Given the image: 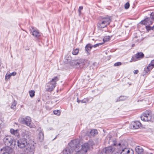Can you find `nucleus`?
Masks as SVG:
<instances>
[{
  "instance_id": "obj_1",
  "label": "nucleus",
  "mask_w": 154,
  "mask_h": 154,
  "mask_svg": "<svg viewBox=\"0 0 154 154\" xmlns=\"http://www.w3.org/2000/svg\"><path fill=\"white\" fill-rule=\"evenodd\" d=\"M111 21L110 17H101L99 19L97 23V27L99 29L106 27L109 25Z\"/></svg>"
},
{
  "instance_id": "obj_2",
  "label": "nucleus",
  "mask_w": 154,
  "mask_h": 154,
  "mask_svg": "<svg viewBox=\"0 0 154 154\" xmlns=\"http://www.w3.org/2000/svg\"><path fill=\"white\" fill-rule=\"evenodd\" d=\"M59 80L57 76L54 77L47 84L46 90L49 92L53 91L56 86V82Z\"/></svg>"
},
{
  "instance_id": "obj_3",
  "label": "nucleus",
  "mask_w": 154,
  "mask_h": 154,
  "mask_svg": "<svg viewBox=\"0 0 154 154\" xmlns=\"http://www.w3.org/2000/svg\"><path fill=\"white\" fill-rule=\"evenodd\" d=\"M3 141L7 147H10V146H15L16 145V141H14V138L10 136H7L3 139Z\"/></svg>"
},
{
  "instance_id": "obj_4",
  "label": "nucleus",
  "mask_w": 154,
  "mask_h": 154,
  "mask_svg": "<svg viewBox=\"0 0 154 154\" xmlns=\"http://www.w3.org/2000/svg\"><path fill=\"white\" fill-rule=\"evenodd\" d=\"M152 112L151 110H146L141 116V119L143 121H150L152 118Z\"/></svg>"
},
{
  "instance_id": "obj_5",
  "label": "nucleus",
  "mask_w": 154,
  "mask_h": 154,
  "mask_svg": "<svg viewBox=\"0 0 154 154\" xmlns=\"http://www.w3.org/2000/svg\"><path fill=\"white\" fill-rule=\"evenodd\" d=\"M69 147L75 150V151H79L80 148V144L78 140H72L69 143Z\"/></svg>"
},
{
  "instance_id": "obj_6",
  "label": "nucleus",
  "mask_w": 154,
  "mask_h": 154,
  "mask_svg": "<svg viewBox=\"0 0 154 154\" xmlns=\"http://www.w3.org/2000/svg\"><path fill=\"white\" fill-rule=\"evenodd\" d=\"M17 143L18 147L21 149L26 148L28 145L27 139L24 138L18 140Z\"/></svg>"
},
{
  "instance_id": "obj_7",
  "label": "nucleus",
  "mask_w": 154,
  "mask_h": 154,
  "mask_svg": "<svg viewBox=\"0 0 154 154\" xmlns=\"http://www.w3.org/2000/svg\"><path fill=\"white\" fill-rule=\"evenodd\" d=\"M20 122L23 124L29 126L30 128H33L32 126L31 125V120L29 116H27L24 118H22L20 119Z\"/></svg>"
},
{
  "instance_id": "obj_8",
  "label": "nucleus",
  "mask_w": 154,
  "mask_h": 154,
  "mask_svg": "<svg viewBox=\"0 0 154 154\" xmlns=\"http://www.w3.org/2000/svg\"><path fill=\"white\" fill-rule=\"evenodd\" d=\"M82 132L84 133L83 134L84 136L87 135L90 137L97 134V131L96 130H91L90 131L83 130Z\"/></svg>"
},
{
  "instance_id": "obj_9",
  "label": "nucleus",
  "mask_w": 154,
  "mask_h": 154,
  "mask_svg": "<svg viewBox=\"0 0 154 154\" xmlns=\"http://www.w3.org/2000/svg\"><path fill=\"white\" fill-rule=\"evenodd\" d=\"M144 57V55L143 53L138 52L132 57L131 60L132 61H135L143 58Z\"/></svg>"
},
{
  "instance_id": "obj_10",
  "label": "nucleus",
  "mask_w": 154,
  "mask_h": 154,
  "mask_svg": "<svg viewBox=\"0 0 154 154\" xmlns=\"http://www.w3.org/2000/svg\"><path fill=\"white\" fill-rule=\"evenodd\" d=\"M81 148L79 151L83 154L85 153L88 149L89 146L88 143H85L81 146Z\"/></svg>"
},
{
  "instance_id": "obj_11",
  "label": "nucleus",
  "mask_w": 154,
  "mask_h": 154,
  "mask_svg": "<svg viewBox=\"0 0 154 154\" xmlns=\"http://www.w3.org/2000/svg\"><path fill=\"white\" fill-rule=\"evenodd\" d=\"M32 35L36 38H39L42 35V33L37 29H35L33 28L31 30Z\"/></svg>"
},
{
  "instance_id": "obj_12",
  "label": "nucleus",
  "mask_w": 154,
  "mask_h": 154,
  "mask_svg": "<svg viewBox=\"0 0 154 154\" xmlns=\"http://www.w3.org/2000/svg\"><path fill=\"white\" fill-rule=\"evenodd\" d=\"M152 19L150 17H146L143 20L141 21L140 23L143 25H150L152 24L153 22L152 21Z\"/></svg>"
},
{
  "instance_id": "obj_13",
  "label": "nucleus",
  "mask_w": 154,
  "mask_h": 154,
  "mask_svg": "<svg viewBox=\"0 0 154 154\" xmlns=\"http://www.w3.org/2000/svg\"><path fill=\"white\" fill-rule=\"evenodd\" d=\"M115 149V148L112 146L105 147L103 150V152L105 154L112 153L113 151Z\"/></svg>"
},
{
  "instance_id": "obj_14",
  "label": "nucleus",
  "mask_w": 154,
  "mask_h": 154,
  "mask_svg": "<svg viewBox=\"0 0 154 154\" xmlns=\"http://www.w3.org/2000/svg\"><path fill=\"white\" fill-rule=\"evenodd\" d=\"M35 146L34 145L31 144H28L27 146L25 148L27 151V152H32V154H33L35 151Z\"/></svg>"
},
{
  "instance_id": "obj_15",
  "label": "nucleus",
  "mask_w": 154,
  "mask_h": 154,
  "mask_svg": "<svg viewBox=\"0 0 154 154\" xmlns=\"http://www.w3.org/2000/svg\"><path fill=\"white\" fill-rule=\"evenodd\" d=\"M85 61L83 59H80L79 60H77L76 66H79L80 68H82L85 64Z\"/></svg>"
},
{
  "instance_id": "obj_16",
  "label": "nucleus",
  "mask_w": 154,
  "mask_h": 154,
  "mask_svg": "<svg viewBox=\"0 0 154 154\" xmlns=\"http://www.w3.org/2000/svg\"><path fill=\"white\" fill-rule=\"evenodd\" d=\"M141 125V124L140 122L136 121L132 122L131 126L133 129H137L140 128Z\"/></svg>"
},
{
  "instance_id": "obj_17",
  "label": "nucleus",
  "mask_w": 154,
  "mask_h": 154,
  "mask_svg": "<svg viewBox=\"0 0 154 154\" xmlns=\"http://www.w3.org/2000/svg\"><path fill=\"white\" fill-rule=\"evenodd\" d=\"M67 63H69L71 66H74L75 65L76 66V62L77 60H71V57L70 56L68 57V58L66 59Z\"/></svg>"
},
{
  "instance_id": "obj_18",
  "label": "nucleus",
  "mask_w": 154,
  "mask_h": 154,
  "mask_svg": "<svg viewBox=\"0 0 154 154\" xmlns=\"http://www.w3.org/2000/svg\"><path fill=\"white\" fill-rule=\"evenodd\" d=\"M152 69L149 65L146 67L144 69V71L143 72V76H144L145 75L149 74L150 73V71Z\"/></svg>"
},
{
  "instance_id": "obj_19",
  "label": "nucleus",
  "mask_w": 154,
  "mask_h": 154,
  "mask_svg": "<svg viewBox=\"0 0 154 154\" xmlns=\"http://www.w3.org/2000/svg\"><path fill=\"white\" fill-rule=\"evenodd\" d=\"M73 152L72 149L70 147H66L63 152V154H71Z\"/></svg>"
},
{
  "instance_id": "obj_20",
  "label": "nucleus",
  "mask_w": 154,
  "mask_h": 154,
  "mask_svg": "<svg viewBox=\"0 0 154 154\" xmlns=\"http://www.w3.org/2000/svg\"><path fill=\"white\" fill-rule=\"evenodd\" d=\"M19 130H14V129L11 128L10 130V133L18 137H20V134L18 133Z\"/></svg>"
},
{
  "instance_id": "obj_21",
  "label": "nucleus",
  "mask_w": 154,
  "mask_h": 154,
  "mask_svg": "<svg viewBox=\"0 0 154 154\" xmlns=\"http://www.w3.org/2000/svg\"><path fill=\"white\" fill-rule=\"evenodd\" d=\"M136 152L138 154H143V152L144 150L141 146H137L135 148Z\"/></svg>"
},
{
  "instance_id": "obj_22",
  "label": "nucleus",
  "mask_w": 154,
  "mask_h": 154,
  "mask_svg": "<svg viewBox=\"0 0 154 154\" xmlns=\"http://www.w3.org/2000/svg\"><path fill=\"white\" fill-rule=\"evenodd\" d=\"M92 48V45L91 44H87L85 47L86 51L88 53H89V52L90 51Z\"/></svg>"
},
{
  "instance_id": "obj_23",
  "label": "nucleus",
  "mask_w": 154,
  "mask_h": 154,
  "mask_svg": "<svg viewBox=\"0 0 154 154\" xmlns=\"http://www.w3.org/2000/svg\"><path fill=\"white\" fill-rule=\"evenodd\" d=\"M6 152H4L2 154H10L12 151V149L11 147H8L6 148Z\"/></svg>"
},
{
  "instance_id": "obj_24",
  "label": "nucleus",
  "mask_w": 154,
  "mask_h": 154,
  "mask_svg": "<svg viewBox=\"0 0 154 154\" xmlns=\"http://www.w3.org/2000/svg\"><path fill=\"white\" fill-rule=\"evenodd\" d=\"M39 138L40 141L42 142L44 140V135L42 131L40 132L39 133Z\"/></svg>"
},
{
  "instance_id": "obj_25",
  "label": "nucleus",
  "mask_w": 154,
  "mask_h": 154,
  "mask_svg": "<svg viewBox=\"0 0 154 154\" xmlns=\"http://www.w3.org/2000/svg\"><path fill=\"white\" fill-rule=\"evenodd\" d=\"M17 103V102L15 100H14L12 103V105L11 106V108L13 109H16V105Z\"/></svg>"
},
{
  "instance_id": "obj_26",
  "label": "nucleus",
  "mask_w": 154,
  "mask_h": 154,
  "mask_svg": "<svg viewBox=\"0 0 154 154\" xmlns=\"http://www.w3.org/2000/svg\"><path fill=\"white\" fill-rule=\"evenodd\" d=\"M129 149L128 148H124L122 150L121 152V154H127L128 151H129Z\"/></svg>"
},
{
  "instance_id": "obj_27",
  "label": "nucleus",
  "mask_w": 154,
  "mask_h": 154,
  "mask_svg": "<svg viewBox=\"0 0 154 154\" xmlns=\"http://www.w3.org/2000/svg\"><path fill=\"white\" fill-rule=\"evenodd\" d=\"M126 99V97L124 96H121L118 99H117L116 102L120 101H122L125 100Z\"/></svg>"
},
{
  "instance_id": "obj_28",
  "label": "nucleus",
  "mask_w": 154,
  "mask_h": 154,
  "mask_svg": "<svg viewBox=\"0 0 154 154\" xmlns=\"http://www.w3.org/2000/svg\"><path fill=\"white\" fill-rule=\"evenodd\" d=\"M127 145V143L126 141H124V142H122V149L127 148L126 147Z\"/></svg>"
},
{
  "instance_id": "obj_29",
  "label": "nucleus",
  "mask_w": 154,
  "mask_h": 154,
  "mask_svg": "<svg viewBox=\"0 0 154 154\" xmlns=\"http://www.w3.org/2000/svg\"><path fill=\"white\" fill-rule=\"evenodd\" d=\"M79 51V49L78 48L74 49L72 51V54L74 55H76L78 54Z\"/></svg>"
},
{
  "instance_id": "obj_30",
  "label": "nucleus",
  "mask_w": 154,
  "mask_h": 154,
  "mask_svg": "<svg viewBox=\"0 0 154 154\" xmlns=\"http://www.w3.org/2000/svg\"><path fill=\"white\" fill-rule=\"evenodd\" d=\"M29 94L30 97H33L35 95V92L34 91L31 90L29 91Z\"/></svg>"
},
{
  "instance_id": "obj_31",
  "label": "nucleus",
  "mask_w": 154,
  "mask_h": 154,
  "mask_svg": "<svg viewBox=\"0 0 154 154\" xmlns=\"http://www.w3.org/2000/svg\"><path fill=\"white\" fill-rule=\"evenodd\" d=\"M149 66L153 69L154 67V59L152 60L151 63L149 64Z\"/></svg>"
},
{
  "instance_id": "obj_32",
  "label": "nucleus",
  "mask_w": 154,
  "mask_h": 154,
  "mask_svg": "<svg viewBox=\"0 0 154 154\" xmlns=\"http://www.w3.org/2000/svg\"><path fill=\"white\" fill-rule=\"evenodd\" d=\"M54 114L57 116H59L60 115V112L58 110H55L53 111Z\"/></svg>"
},
{
  "instance_id": "obj_33",
  "label": "nucleus",
  "mask_w": 154,
  "mask_h": 154,
  "mask_svg": "<svg viewBox=\"0 0 154 154\" xmlns=\"http://www.w3.org/2000/svg\"><path fill=\"white\" fill-rule=\"evenodd\" d=\"M89 100L88 98H85L81 100V102L82 103H85L88 102Z\"/></svg>"
},
{
  "instance_id": "obj_34",
  "label": "nucleus",
  "mask_w": 154,
  "mask_h": 154,
  "mask_svg": "<svg viewBox=\"0 0 154 154\" xmlns=\"http://www.w3.org/2000/svg\"><path fill=\"white\" fill-rule=\"evenodd\" d=\"M111 154H121V152L119 151H118L115 149L113 151Z\"/></svg>"
},
{
  "instance_id": "obj_35",
  "label": "nucleus",
  "mask_w": 154,
  "mask_h": 154,
  "mask_svg": "<svg viewBox=\"0 0 154 154\" xmlns=\"http://www.w3.org/2000/svg\"><path fill=\"white\" fill-rule=\"evenodd\" d=\"M11 76L10 74H8L7 73L5 76V79H10Z\"/></svg>"
},
{
  "instance_id": "obj_36",
  "label": "nucleus",
  "mask_w": 154,
  "mask_h": 154,
  "mask_svg": "<svg viewBox=\"0 0 154 154\" xmlns=\"http://www.w3.org/2000/svg\"><path fill=\"white\" fill-rule=\"evenodd\" d=\"M130 7V4L128 2L126 3L125 5V9H128Z\"/></svg>"
},
{
  "instance_id": "obj_37",
  "label": "nucleus",
  "mask_w": 154,
  "mask_h": 154,
  "mask_svg": "<svg viewBox=\"0 0 154 154\" xmlns=\"http://www.w3.org/2000/svg\"><path fill=\"white\" fill-rule=\"evenodd\" d=\"M110 40V38L109 36H107L105 37L104 38L103 40L104 42L105 41H109Z\"/></svg>"
},
{
  "instance_id": "obj_38",
  "label": "nucleus",
  "mask_w": 154,
  "mask_h": 154,
  "mask_svg": "<svg viewBox=\"0 0 154 154\" xmlns=\"http://www.w3.org/2000/svg\"><path fill=\"white\" fill-rule=\"evenodd\" d=\"M150 16L152 20H154V12H152L150 14Z\"/></svg>"
},
{
  "instance_id": "obj_39",
  "label": "nucleus",
  "mask_w": 154,
  "mask_h": 154,
  "mask_svg": "<svg viewBox=\"0 0 154 154\" xmlns=\"http://www.w3.org/2000/svg\"><path fill=\"white\" fill-rule=\"evenodd\" d=\"M146 28L147 32H149L150 30H151L150 26L149 25L146 26Z\"/></svg>"
},
{
  "instance_id": "obj_40",
  "label": "nucleus",
  "mask_w": 154,
  "mask_h": 154,
  "mask_svg": "<svg viewBox=\"0 0 154 154\" xmlns=\"http://www.w3.org/2000/svg\"><path fill=\"white\" fill-rule=\"evenodd\" d=\"M102 44V43H99L97 44L94 45H92V47L96 48L98 46L101 45Z\"/></svg>"
},
{
  "instance_id": "obj_41",
  "label": "nucleus",
  "mask_w": 154,
  "mask_h": 154,
  "mask_svg": "<svg viewBox=\"0 0 154 154\" xmlns=\"http://www.w3.org/2000/svg\"><path fill=\"white\" fill-rule=\"evenodd\" d=\"M121 65L122 63L121 62H118L115 63L114 64V66H120Z\"/></svg>"
},
{
  "instance_id": "obj_42",
  "label": "nucleus",
  "mask_w": 154,
  "mask_h": 154,
  "mask_svg": "<svg viewBox=\"0 0 154 154\" xmlns=\"http://www.w3.org/2000/svg\"><path fill=\"white\" fill-rule=\"evenodd\" d=\"M83 7L82 6H80L78 9V11L79 12V14H80L81 13V11L83 9Z\"/></svg>"
},
{
  "instance_id": "obj_43",
  "label": "nucleus",
  "mask_w": 154,
  "mask_h": 154,
  "mask_svg": "<svg viewBox=\"0 0 154 154\" xmlns=\"http://www.w3.org/2000/svg\"><path fill=\"white\" fill-rule=\"evenodd\" d=\"M133 152L132 149H129V151H128L127 154H133Z\"/></svg>"
},
{
  "instance_id": "obj_44",
  "label": "nucleus",
  "mask_w": 154,
  "mask_h": 154,
  "mask_svg": "<svg viewBox=\"0 0 154 154\" xmlns=\"http://www.w3.org/2000/svg\"><path fill=\"white\" fill-rule=\"evenodd\" d=\"M16 74H17V73H16V72H13L12 73H10V74L11 76L12 75L13 76L15 75H16Z\"/></svg>"
},
{
  "instance_id": "obj_45",
  "label": "nucleus",
  "mask_w": 154,
  "mask_h": 154,
  "mask_svg": "<svg viewBox=\"0 0 154 154\" xmlns=\"http://www.w3.org/2000/svg\"><path fill=\"white\" fill-rule=\"evenodd\" d=\"M117 144L116 141V140H114L113 141V145L114 146H116Z\"/></svg>"
},
{
  "instance_id": "obj_46",
  "label": "nucleus",
  "mask_w": 154,
  "mask_h": 154,
  "mask_svg": "<svg viewBox=\"0 0 154 154\" xmlns=\"http://www.w3.org/2000/svg\"><path fill=\"white\" fill-rule=\"evenodd\" d=\"M139 71L138 70H135L134 71V73L135 74H137L138 73Z\"/></svg>"
},
{
  "instance_id": "obj_47",
  "label": "nucleus",
  "mask_w": 154,
  "mask_h": 154,
  "mask_svg": "<svg viewBox=\"0 0 154 154\" xmlns=\"http://www.w3.org/2000/svg\"><path fill=\"white\" fill-rule=\"evenodd\" d=\"M37 131L39 132H41V131H42V130H41V128L39 127V128L38 129H37Z\"/></svg>"
},
{
  "instance_id": "obj_48",
  "label": "nucleus",
  "mask_w": 154,
  "mask_h": 154,
  "mask_svg": "<svg viewBox=\"0 0 154 154\" xmlns=\"http://www.w3.org/2000/svg\"><path fill=\"white\" fill-rule=\"evenodd\" d=\"M78 152L75 154H83L81 152H80V151H79H79H77Z\"/></svg>"
},
{
  "instance_id": "obj_49",
  "label": "nucleus",
  "mask_w": 154,
  "mask_h": 154,
  "mask_svg": "<svg viewBox=\"0 0 154 154\" xmlns=\"http://www.w3.org/2000/svg\"><path fill=\"white\" fill-rule=\"evenodd\" d=\"M81 100H78V99L77 100V102L78 103H79L81 102Z\"/></svg>"
},
{
  "instance_id": "obj_50",
  "label": "nucleus",
  "mask_w": 154,
  "mask_h": 154,
  "mask_svg": "<svg viewBox=\"0 0 154 154\" xmlns=\"http://www.w3.org/2000/svg\"><path fill=\"white\" fill-rule=\"evenodd\" d=\"M150 28H151V30H153L154 29V27H153V26L152 27H151L150 26Z\"/></svg>"
},
{
  "instance_id": "obj_51",
  "label": "nucleus",
  "mask_w": 154,
  "mask_h": 154,
  "mask_svg": "<svg viewBox=\"0 0 154 154\" xmlns=\"http://www.w3.org/2000/svg\"><path fill=\"white\" fill-rule=\"evenodd\" d=\"M118 145L121 146V147L122 148V143H119L118 144Z\"/></svg>"
},
{
  "instance_id": "obj_52",
  "label": "nucleus",
  "mask_w": 154,
  "mask_h": 154,
  "mask_svg": "<svg viewBox=\"0 0 154 154\" xmlns=\"http://www.w3.org/2000/svg\"><path fill=\"white\" fill-rule=\"evenodd\" d=\"M134 45L133 44L132 45V47H134Z\"/></svg>"
},
{
  "instance_id": "obj_53",
  "label": "nucleus",
  "mask_w": 154,
  "mask_h": 154,
  "mask_svg": "<svg viewBox=\"0 0 154 154\" xmlns=\"http://www.w3.org/2000/svg\"><path fill=\"white\" fill-rule=\"evenodd\" d=\"M152 154V153H150V154Z\"/></svg>"
}]
</instances>
